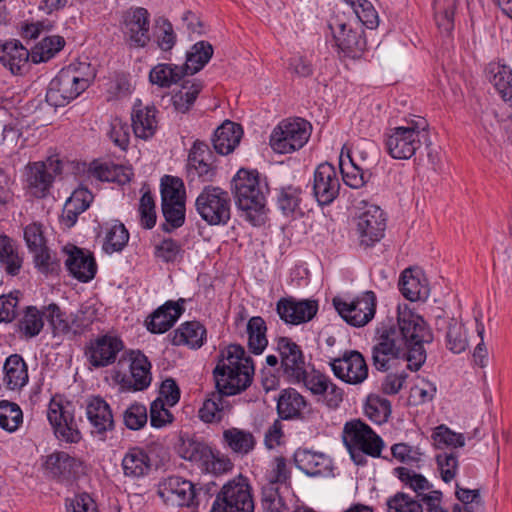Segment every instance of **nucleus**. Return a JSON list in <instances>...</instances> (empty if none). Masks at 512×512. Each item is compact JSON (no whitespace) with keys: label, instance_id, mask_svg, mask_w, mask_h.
<instances>
[{"label":"nucleus","instance_id":"obj_50","mask_svg":"<svg viewBox=\"0 0 512 512\" xmlns=\"http://www.w3.org/2000/svg\"><path fill=\"white\" fill-rule=\"evenodd\" d=\"M128 241V230L123 223L116 221V223L107 232L105 241L103 243V250L108 254L120 252L127 245Z\"/></svg>","mask_w":512,"mask_h":512},{"label":"nucleus","instance_id":"obj_26","mask_svg":"<svg viewBox=\"0 0 512 512\" xmlns=\"http://www.w3.org/2000/svg\"><path fill=\"white\" fill-rule=\"evenodd\" d=\"M309 404L294 388L283 389L277 398V413L282 420H303Z\"/></svg>","mask_w":512,"mask_h":512},{"label":"nucleus","instance_id":"obj_30","mask_svg":"<svg viewBox=\"0 0 512 512\" xmlns=\"http://www.w3.org/2000/svg\"><path fill=\"white\" fill-rule=\"evenodd\" d=\"M65 265L74 278L84 283L92 280L97 271L94 257L91 254H85L78 247H74L68 254Z\"/></svg>","mask_w":512,"mask_h":512},{"label":"nucleus","instance_id":"obj_28","mask_svg":"<svg viewBox=\"0 0 512 512\" xmlns=\"http://www.w3.org/2000/svg\"><path fill=\"white\" fill-rule=\"evenodd\" d=\"M294 459L297 468L308 476H328L332 473V460L323 453L298 450Z\"/></svg>","mask_w":512,"mask_h":512},{"label":"nucleus","instance_id":"obj_63","mask_svg":"<svg viewBox=\"0 0 512 512\" xmlns=\"http://www.w3.org/2000/svg\"><path fill=\"white\" fill-rule=\"evenodd\" d=\"M184 250L180 243L172 238L164 239L155 247V256L164 262H175L183 257Z\"/></svg>","mask_w":512,"mask_h":512},{"label":"nucleus","instance_id":"obj_9","mask_svg":"<svg viewBox=\"0 0 512 512\" xmlns=\"http://www.w3.org/2000/svg\"><path fill=\"white\" fill-rule=\"evenodd\" d=\"M310 137V125L303 119L280 122L270 135L271 148L280 154L302 148Z\"/></svg>","mask_w":512,"mask_h":512},{"label":"nucleus","instance_id":"obj_44","mask_svg":"<svg viewBox=\"0 0 512 512\" xmlns=\"http://www.w3.org/2000/svg\"><path fill=\"white\" fill-rule=\"evenodd\" d=\"M64 46L65 39L62 36H47L32 48L31 61L35 64L46 62L60 52Z\"/></svg>","mask_w":512,"mask_h":512},{"label":"nucleus","instance_id":"obj_32","mask_svg":"<svg viewBox=\"0 0 512 512\" xmlns=\"http://www.w3.org/2000/svg\"><path fill=\"white\" fill-rule=\"evenodd\" d=\"M485 73L503 101L512 108V69L501 62H490Z\"/></svg>","mask_w":512,"mask_h":512},{"label":"nucleus","instance_id":"obj_41","mask_svg":"<svg viewBox=\"0 0 512 512\" xmlns=\"http://www.w3.org/2000/svg\"><path fill=\"white\" fill-rule=\"evenodd\" d=\"M23 258L19 255L14 241L6 236H0V269L7 275L17 276L22 268Z\"/></svg>","mask_w":512,"mask_h":512},{"label":"nucleus","instance_id":"obj_24","mask_svg":"<svg viewBox=\"0 0 512 512\" xmlns=\"http://www.w3.org/2000/svg\"><path fill=\"white\" fill-rule=\"evenodd\" d=\"M31 54L23 44L16 39L0 41V62L14 75H21L28 67Z\"/></svg>","mask_w":512,"mask_h":512},{"label":"nucleus","instance_id":"obj_22","mask_svg":"<svg viewBox=\"0 0 512 512\" xmlns=\"http://www.w3.org/2000/svg\"><path fill=\"white\" fill-rule=\"evenodd\" d=\"M385 229L386 216L378 206H368L358 218L357 232L360 244L365 247H370L379 242L384 236Z\"/></svg>","mask_w":512,"mask_h":512},{"label":"nucleus","instance_id":"obj_11","mask_svg":"<svg viewBox=\"0 0 512 512\" xmlns=\"http://www.w3.org/2000/svg\"><path fill=\"white\" fill-rule=\"evenodd\" d=\"M333 305L339 315L349 325L362 327L369 323L376 312V296L372 291H366L351 302L338 297L333 299Z\"/></svg>","mask_w":512,"mask_h":512},{"label":"nucleus","instance_id":"obj_29","mask_svg":"<svg viewBox=\"0 0 512 512\" xmlns=\"http://www.w3.org/2000/svg\"><path fill=\"white\" fill-rule=\"evenodd\" d=\"M156 113L155 106H143L141 100L135 102L131 120L136 137L147 140L154 136L158 124Z\"/></svg>","mask_w":512,"mask_h":512},{"label":"nucleus","instance_id":"obj_15","mask_svg":"<svg viewBox=\"0 0 512 512\" xmlns=\"http://www.w3.org/2000/svg\"><path fill=\"white\" fill-rule=\"evenodd\" d=\"M213 154L209 146L196 140L188 154L186 173L189 183L196 178L201 182H212L217 174V167L212 163Z\"/></svg>","mask_w":512,"mask_h":512},{"label":"nucleus","instance_id":"obj_59","mask_svg":"<svg viewBox=\"0 0 512 512\" xmlns=\"http://www.w3.org/2000/svg\"><path fill=\"white\" fill-rule=\"evenodd\" d=\"M351 1V7L356 14L359 21L369 29L376 28L378 26V14L374 9L371 2L368 0H356Z\"/></svg>","mask_w":512,"mask_h":512},{"label":"nucleus","instance_id":"obj_17","mask_svg":"<svg viewBox=\"0 0 512 512\" xmlns=\"http://www.w3.org/2000/svg\"><path fill=\"white\" fill-rule=\"evenodd\" d=\"M62 171V162L58 159H49L48 164L44 162H34L27 166L26 181L30 193L43 198L47 195L57 174Z\"/></svg>","mask_w":512,"mask_h":512},{"label":"nucleus","instance_id":"obj_5","mask_svg":"<svg viewBox=\"0 0 512 512\" xmlns=\"http://www.w3.org/2000/svg\"><path fill=\"white\" fill-rule=\"evenodd\" d=\"M231 198L219 186L206 185L195 200V209L210 226L226 225L231 218Z\"/></svg>","mask_w":512,"mask_h":512},{"label":"nucleus","instance_id":"obj_56","mask_svg":"<svg viewBox=\"0 0 512 512\" xmlns=\"http://www.w3.org/2000/svg\"><path fill=\"white\" fill-rule=\"evenodd\" d=\"M161 208L166 221L161 225L164 232L170 233L184 224L185 203H179V206L176 204H161Z\"/></svg>","mask_w":512,"mask_h":512},{"label":"nucleus","instance_id":"obj_10","mask_svg":"<svg viewBox=\"0 0 512 512\" xmlns=\"http://www.w3.org/2000/svg\"><path fill=\"white\" fill-rule=\"evenodd\" d=\"M342 440L346 448H358L366 455L380 457L384 442L372 428L361 421L354 419L345 423Z\"/></svg>","mask_w":512,"mask_h":512},{"label":"nucleus","instance_id":"obj_34","mask_svg":"<svg viewBox=\"0 0 512 512\" xmlns=\"http://www.w3.org/2000/svg\"><path fill=\"white\" fill-rule=\"evenodd\" d=\"M92 200L93 195L88 189L78 188L74 190L65 202L61 222L67 228H72L76 224L78 216L89 208Z\"/></svg>","mask_w":512,"mask_h":512},{"label":"nucleus","instance_id":"obj_19","mask_svg":"<svg viewBox=\"0 0 512 512\" xmlns=\"http://www.w3.org/2000/svg\"><path fill=\"white\" fill-rule=\"evenodd\" d=\"M86 416L91 434L101 441H105L107 433L115 429L112 409L101 396H91L86 400Z\"/></svg>","mask_w":512,"mask_h":512},{"label":"nucleus","instance_id":"obj_16","mask_svg":"<svg viewBox=\"0 0 512 512\" xmlns=\"http://www.w3.org/2000/svg\"><path fill=\"white\" fill-rule=\"evenodd\" d=\"M334 375L348 384H360L368 377V366L364 356L356 350L345 351L341 357L330 362Z\"/></svg>","mask_w":512,"mask_h":512},{"label":"nucleus","instance_id":"obj_39","mask_svg":"<svg viewBox=\"0 0 512 512\" xmlns=\"http://www.w3.org/2000/svg\"><path fill=\"white\" fill-rule=\"evenodd\" d=\"M178 450L183 459L196 463L202 470L212 458L211 447L195 437H182Z\"/></svg>","mask_w":512,"mask_h":512},{"label":"nucleus","instance_id":"obj_57","mask_svg":"<svg viewBox=\"0 0 512 512\" xmlns=\"http://www.w3.org/2000/svg\"><path fill=\"white\" fill-rule=\"evenodd\" d=\"M147 420V408L141 403L135 402L123 412V422L129 430H140L146 425Z\"/></svg>","mask_w":512,"mask_h":512},{"label":"nucleus","instance_id":"obj_38","mask_svg":"<svg viewBox=\"0 0 512 512\" xmlns=\"http://www.w3.org/2000/svg\"><path fill=\"white\" fill-rule=\"evenodd\" d=\"M122 469L126 477L139 478L151 470V460L147 452L140 447H132L122 459Z\"/></svg>","mask_w":512,"mask_h":512},{"label":"nucleus","instance_id":"obj_3","mask_svg":"<svg viewBox=\"0 0 512 512\" xmlns=\"http://www.w3.org/2000/svg\"><path fill=\"white\" fill-rule=\"evenodd\" d=\"M231 190L239 210L252 225H261L264 221L265 193L268 190L265 179L257 170L241 168L231 181Z\"/></svg>","mask_w":512,"mask_h":512},{"label":"nucleus","instance_id":"obj_6","mask_svg":"<svg viewBox=\"0 0 512 512\" xmlns=\"http://www.w3.org/2000/svg\"><path fill=\"white\" fill-rule=\"evenodd\" d=\"M211 512H254V501L247 478L239 475L217 493Z\"/></svg>","mask_w":512,"mask_h":512},{"label":"nucleus","instance_id":"obj_18","mask_svg":"<svg viewBox=\"0 0 512 512\" xmlns=\"http://www.w3.org/2000/svg\"><path fill=\"white\" fill-rule=\"evenodd\" d=\"M318 307L316 300H298L293 296L282 297L276 303V311L280 319L291 325L311 321L316 316Z\"/></svg>","mask_w":512,"mask_h":512},{"label":"nucleus","instance_id":"obj_49","mask_svg":"<svg viewBox=\"0 0 512 512\" xmlns=\"http://www.w3.org/2000/svg\"><path fill=\"white\" fill-rule=\"evenodd\" d=\"M387 512H424L425 505L404 492H397L386 501Z\"/></svg>","mask_w":512,"mask_h":512},{"label":"nucleus","instance_id":"obj_25","mask_svg":"<svg viewBox=\"0 0 512 512\" xmlns=\"http://www.w3.org/2000/svg\"><path fill=\"white\" fill-rule=\"evenodd\" d=\"M184 299L177 302L167 301L157 308L150 316V320L146 321L147 329L151 333H165L178 320L184 312Z\"/></svg>","mask_w":512,"mask_h":512},{"label":"nucleus","instance_id":"obj_58","mask_svg":"<svg viewBox=\"0 0 512 512\" xmlns=\"http://www.w3.org/2000/svg\"><path fill=\"white\" fill-rule=\"evenodd\" d=\"M262 506L267 512H283L288 509L283 497L280 494V486L262 487Z\"/></svg>","mask_w":512,"mask_h":512},{"label":"nucleus","instance_id":"obj_52","mask_svg":"<svg viewBox=\"0 0 512 512\" xmlns=\"http://www.w3.org/2000/svg\"><path fill=\"white\" fill-rule=\"evenodd\" d=\"M366 416L376 423L386 421L391 414V403L388 399L371 394L367 397L364 407Z\"/></svg>","mask_w":512,"mask_h":512},{"label":"nucleus","instance_id":"obj_60","mask_svg":"<svg viewBox=\"0 0 512 512\" xmlns=\"http://www.w3.org/2000/svg\"><path fill=\"white\" fill-rule=\"evenodd\" d=\"M291 472L287 466V460L283 456L274 458L273 467L267 474V486H280L288 484L290 481Z\"/></svg>","mask_w":512,"mask_h":512},{"label":"nucleus","instance_id":"obj_14","mask_svg":"<svg viewBox=\"0 0 512 512\" xmlns=\"http://www.w3.org/2000/svg\"><path fill=\"white\" fill-rule=\"evenodd\" d=\"M277 349L280 354V364L283 376L287 382L300 384L305 379L306 362L299 345L288 337L278 340Z\"/></svg>","mask_w":512,"mask_h":512},{"label":"nucleus","instance_id":"obj_37","mask_svg":"<svg viewBox=\"0 0 512 512\" xmlns=\"http://www.w3.org/2000/svg\"><path fill=\"white\" fill-rule=\"evenodd\" d=\"M206 333V328L200 322L188 321L172 333L171 342L175 346L187 345L197 349L204 344Z\"/></svg>","mask_w":512,"mask_h":512},{"label":"nucleus","instance_id":"obj_46","mask_svg":"<svg viewBox=\"0 0 512 512\" xmlns=\"http://www.w3.org/2000/svg\"><path fill=\"white\" fill-rule=\"evenodd\" d=\"M161 204L185 203L186 192L181 178L165 175L161 179Z\"/></svg>","mask_w":512,"mask_h":512},{"label":"nucleus","instance_id":"obj_62","mask_svg":"<svg viewBox=\"0 0 512 512\" xmlns=\"http://www.w3.org/2000/svg\"><path fill=\"white\" fill-rule=\"evenodd\" d=\"M45 317L52 327L53 334H66L71 330L69 321L65 318L60 307L51 303L45 308Z\"/></svg>","mask_w":512,"mask_h":512},{"label":"nucleus","instance_id":"obj_23","mask_svg":"<svg viewBox=\"0 0 512 512\" xmlns=\"http://www.w3.org/2000/svg\"><path fill=\"white\" fill-rule=\"evenodd\" d=\"M129 362L131 379H122L123 387L133 391H142L149 387L152 380L151 363L140 350L126 351L118 364Z\"/></svg>","mask_w":512,"mask_h":512},{"label":"nucleus","instance_id":"obj_1","mask_svg":"<svg viewBox=\"0 0 512 512\" xmlns=\"http://www.w3.org/2000/svg\"><path fill=\"white\" fill-rule=\"evenodd\" d=\"M376 341L372 363L378 371H388L398 359L407 361V369L418 371L426 360L423 344L431 343L433 334L420 315L399 306L396 322L387 319L376 328Z\"/></svg>","mask_w":512,"mask_h":512},{"label":"nucleus","instance_id":"obj_47","mask_svg":"<svg viewBox=\"0 0 512 512\" xmlns=\"http://www.w3.org/2000/svg\"><path fill=\"white\" fill-rule=\"evenodd\" d=\"M201 82L184 81L181 88L172 96V103L176 111L185 113L195 102L202 90Z\"/></svg>","mask_w":512,"mask_h":512},{"label":"nucleus","instance_id":"obj_45","mask_svg":"<svg viewBox=\"0 0 512 512\" xmlns=\"http://www.w3.org/2000/svg\"><path fill=\"white\" fill-rule=\"evenodd\" d=\"M267 326L264 319L260 316H254L247 323L248 347L255 354H261L268 344L266 337Z\"/></svg>","mask_w":512,"mask_h":512},{"label":"nucleus","instance_id":"obj_35","mask_svg":"<svg viewBox=\"0 0 512 512\" xmlns=\"http://www.w3.org/2000/svg\"><path fill=\"white\" fill-rule=\"evenodd\" d=\"M242 135L243 129L240 124L226 120L214 132V149L221 155H227L238 146Z\"/></svg>","mask_w":512,"mask_h":512},{"label":"nucleus","instance_id":"obj_40","mask_svg":"<svg viewBox=\"0 0 512 512\" xmlns=\"http://www.w3.org/2000/svg\"><path fill=\"white\" fill-rule=\"evenodd\" d=\"M4 381L9 389L22 388L28 382V369L24 359L19 354L10 355L3 366Z\"/></svg>","mask_w":512,"mask_h":512},{"label":"nucleus","instance_id":"obj_2","mask_svg":"<svg viewBox=\"0 0 512 512\" xmlns=\"http://www.w3.org/2000/svg\"><path fill=\"white\" fill-rule=\"evenodd\" d=\"M255 368L253 359L244 347L230 344L219 356L213 370L216 391L212 392L199 409V417L206 423L220 422L231 406L224 399L245 391L252 383Z\"/></svg>","mask_w":512,"mask_h":512},{"label":"nucleus","instance_id":"obj_33","mask_svg":"<svg viewBox=\"0 0 512 512\" xmlns=\"http://www.w3.org/2000/svg\"><path fill=\"white\" fill-rule=\"evenodd\" d=\"M402 295L410 301L425 300L429 296V286L420 271L407 268L402 272L399 280Z\"/></svg>","mask_w":512,"mask_h":512},{"label":"nucleus","instance_id":"obj_31","mask_svg":"<svg viewBox=\"0 0 512 512\" xmlns=\"http://www.w3.org/2000/svg\"><path fill=\"white\" fill-rule=\"evenodd\" d=\"M130 34V40L135 46L144 47L149 41V13L143 7H137L128 12L124 19Z\"/></svg>","mask_w":512,"mask_h":512},{"label":"nucleus","instance_id":"obj_8","mask_svg":"<svg viewBox=\"0 0 512 512\" xmlns=\"http://www.w3.org/2000/svg\"><path fill=\"white\" fill-rule=\"evenodd\" d=\"M90 77H82L74 69H62L49 84L46 101L54 107H61L78 97L90 85Z\"/></svg>","mask_w":512,"mask_h":512},{"label":"nucleus","instance_id":"obj_20","mask_svg":"<svg viewBox=\"0 0 512 512\" xmlns=\"http://www.w3.org/2000/svg\"><path fill=\"white\" fill-rule=\"evenodd\" d=\"M340 180L335 167L328 163H321L314 172L313 195L319 205L331 204L339 195Z\"/></svg>","mask_w":512,"mask_h":512},{"label":"nucleus","instance_id":"obj_27","mask_svg":"<svg viewBox=\"0 0 512 512\" xmlns=\"http://www.w3.org/2000/svg\"><path fill=\"white\" fill-rule=\"evenodd\" d=\"M339 32L334 34V39L339 52L345 57L357 59L360 58L366 49V39L364 31L347 29L346 23H337Z\"/></svg>","mask_w":512,"mask_h":512},{"label":"nucleus","instance_id":"obj_13","mask_svg":"<svg viewBox=\"0 0 512 512\" xmlns=\"http://www.w3.org/2000/svg\"><path fill=\"white\" fill-rule=\"evenodd\" d=\"M45 474L52 480L71 485L83 471V461L64 451H54L43 463Z\"/></svg>","mask_w":512,"mask_h":512},{"label":"nucleus","instance_id":"obj_54","mask_svg":"<svg viewBox=\"0 0 512 512\" xmlns=\"http://www.w3.org/2000/svg\"><path fill=\"white\" fill-rule=\"evenodd\" d=\"M447 329V348L456 354L465 351L468 346V340L465 334L463 324L459 323L456 319L452 318L448 323Z\"/></svg>","mask_w":512,"mask_h":512},{"label":"nucleus","instance_id":"obj_21","mask_svg":"<svg viewBox=\"0 0 512 512\" xmlns=\"http://www.w3.org/2000/svg\"><path fill=\"white\" fill-rule=\"evenodd\" d=\"M123 348L124 343L119 337L106 334L91 340L85 355L93 367L102 368L113 364Z\"/></svg>","mask_w":512,"mask_h":512},{"label":"nucleus","instance_id":"obj_64","mask_svg":"<svg viewBox=\"0 0 512 512\" xmlns=\"http://www.w3.org/2000/svg\"><path fill=\"white\" fill-rule=\"evenodd\" d=\"M432 438L438 448L442 446L462 447L465 444L463 434L455 433L444 425L435 429Z\"/></svg>","mask_w":512,"mask_h":512},{"label":"nucleus","instance_id":"obj_48","mask_svg":"<svg viewBox=\"0 0 512 512\" xmlns=\"http://www.w3.org/2000/svg\"><path fill=\"white\" fill-rule=\"evenodd\" d=\"M395 473L397 474L399 480L403 482L405 485H408L413 491L416 492V499L422 502V498L425 495H429V493H424V491H429L432 489V484L421 474L415 473L413 470L406 467H397L395 468Z\"/></svg>","mask_w":512,"mask_h":512},{"label":"nucleus","instance_id":"obj_4","mask_svg":"<svg viewBox=\"0 0 512 512\" xmlns=\"http://www.w3.org/2000/svg\"><path fill=\"white\" fill-rule=\"evenodd\" d=\"M426 127L425 121L412 120L408 126L390 129L385 140L388 154L394 159H410L421 147L422 141L428 140Z\"/></svg>","mask_w":512,"mask_h":512},{"label":"nucleus","instance_id":"obj_43","mask_svg":"<svg viewBox=\"0 0 512 512\" xmlns=\"http://www.w3.org/2000/svg\"><path fill=\"white\" fill-rule=\"evenodd\" d=\"M185 75L183 66L160 63L151 69L149 80L152 84L159 87L168 88L181 80Z\"/></svg>","mask_w":512,"mask_h":512},{"label":"nucleus","instance_id":"obj_53","mask_svg":"<svg viewBox=\"0 0 512 512\" xmlns=\"http://www.w3.org/2000/svg\"><path fill=\"white\" fill-rule=\"evenodd\" d=\"M43 316H45V312L41 313L33 306L27 307L25 314L19 321V330L28 338L37 336L44 325Z\"/></svg>","mask_w":512,"mask_h":512},{"label":"nucleus","instance_id":"obj_36","mask_svg":"<svg viewBox=\"0 0 512 512\" xmlns=\"http://www.w3.org/2000/svg\"><path fill=\"white\" fill-rule=\"evenodd\" d=\"M222 443L232 453L244 457L255 449L257 441L252 432L231 427L223 431Z\"/></svg>","mask_w":512,"mask_h":512},{"label":"nucleus","instance_id":"obj_12","mask_svg":"<svg viewBox=\"0 0 512 512\" xmlns=\"http://www.w3.org/2000/svg\"><path fill=\"white\" fill-rule=\"evenodd\" d=\"M47 417L58 440L66 443L80 442L82 434L75 420L74 409L69 402L64 405L52 398Z\"/></svg>","mask_w":512,"mask_h":512},{"label":"nucleus","instance_id":"obj_51","mask_svg":"<svg viewBox=\"0 0 512 512\" xmlns=\"http://www.w3.org/2000/svg\"><path fill=\"white\" fill-rule=\"evenodd\" d=\"M23 421L20 407L13 402L3 400L0 402V427L8 432H14Z\"/></svg>","mask_w":512,"mask_h":512},{"label":"nucleus","instance_id":"obj_42","mask_svg":"<svg viewBox=\"0 0 512 512\" xmlns=\"http://www.w3.org/2000/svg\"><path fill=\"white\" fill-rule=\"evenodd\" d=\"M213 52V46L208 41L195 43L187 53L186 63L183 65L186 75H193L203 69L213 56Z\"/></svg>","mask_w":512,"mask_h":512},{"label":"nucleus","instance_id":"obj_61","mask_svg":"<svg viewBox=\"0 0 512 512\" xmlns=\"http://www.w3.org/2000/svg\"><path fill=\"white\" fill-rule=\"evenodd\" d=\"M165 402L162 398H156L150 404V424L154 428H163L174 421V416L165 407Z\"/></svg>","mask_w":512,"mask_h":512},{"label":"nucleus","instance_id":"obj_55","mask_svg":"<svg viewBox=\"0 0 512 512\" xmlns=\"http://www.w3.org/2000/svg\"><path fill=\"white\" fill-rule=\"evenodd\" d=\"M302 189L293 185H288L280 189L277 203L279 209L285 215H292L298 209L301 202Z\"/></svg>","mask_w":512,"mask_h":512},{"label":"nucleus","instance_id":"obj_7","mask_svg":"<svg viewBox=\"0 0 512 512\" xmlns=\"http://www.w3.org/2000/svg\"><path fill=\"white\" fill-rule=\"evenodd\" d=\"M211 488L197 490L195 485L182 477L169 476L158 484L157 494L166 503L181 507H198L202 497L207 498Z\"/></svg>","mask_w":512,"mask_h":512}]
</instances>
